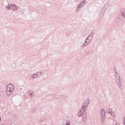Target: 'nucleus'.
Wrapping results in <instances>:
<instances>
[{"label":"nucleus","instance_id":"dca6fc26","mask_svg":"<svg viewBox=\"0 0 125 125\" xmlns=\"http://www.w3.org/2000/svg\"><path fill=\"white\" fill-rule=\"evenodd\" d=\"M29 95H30V97H32V98H33V97L35 96V95H34V94H30Z\"/></svg>","mask_w":125,"mask_h":125},{"label":"nucleus","instance_id":"9b49d317","mask_svg":"<svg viewBox=\"0 0 125 125\" xmlns=\"http://www.w3.org/2000/svg\"><path fill=\"white\" fill-rule=\"evenodd\" d=\"M66 125H71V120H68L66 123Z\"/></svg>","mask_w":125,"mask_h":125},{"label":"nucleus","instance_id":"7ed1b4c3","mask_svg":"<svg viewBox=\"0 0 125 125\" xmlns=\"http://www.w3.org/2000/svg\"><path fill=\"white\" fill-rule=\"evenodd\" d=\"M7 9L13 10V11H17L18 10V6L13 4H8L6 6Z\"/></svg>","mask_w":125,"mask_h":125},{"label":"nucleus","instance_id":"a211bd4d","mask_svg":"<svg viewBox=\"0 0 125 125\" xmlns=\"http://www.w3.org/2000/svg\"><path fill=\"white\" fill-rule=\"evenodd\" d=\"M115 125H120L119 123H116Z\"/></svg>","mask_w":125,"mask_h":125},{"label":"nucleus","instance_id":"5701e85b","mask_svg":"<svg viewBox=\"0 0 125 125\" xmlns=\"http://www.w3.org/2000/svg\"><path fill=\"white\" fill-rule=\"evenodd\" d=\"M21 90H22V88H21Z\"/></svg>","mask_w":125,"mask_h":125},{"label":"nucleus","instance_id":"6ab92c4d","mask_svg":"<svg viewBox=\"0 0 125 125\" xmlns=\"http://www.w3.org/2000/svg\"><path fill=\"white\" fill-rule=\"evenodd\" d=\"M78 11H79V9H76V12H78Z\"/></svg>","mask_w":125,"mask_h":125},{"label":"nucleus","instance_id":"412c9836","mask_svg":"<svg viewBox=\"0 0 125 125\" xmlns=\"http://www.w3.org/2000/svg\"><path fill=\"white\" fill-rule=\"evenodd\" d=\"M83 120L84 121H85V120L83 119Z\"/></svg>","mask_w":125,"mask_h":125},{"label":"nucleus","instance_id":"423d86ee","mask_svg":"<svg viewBox=\"0 0 125 125\" xmlns=\"http://www.w3.org/2000/svg\"><path fill=\"white\" fill-rule=\"evenodd\" d=\"M85 2H86V1L85 0H84L80 3V4L79 5V9L80 8H82V6H83L84 5V4H85Z\"/></svg>","mask_w":125,"mask_h":125},{"label":"nucleus","instance_id":"9d476101","mask_svg":"<svg viewBox=\"0 0 125 125\" xmlns=\"http://www.w3.org/2000/svg\"><path fill=\"white\" fill-rule=\"evenodd\" d=\"M36 75H37V77L39 78V77H41V76H42V73L38 72L36 73Z\"/></svg>","mask_w":125,"mask_h":125},{"label":"nucleus","instance_id":"f03ea898","mask_svg":"<svg viewBox=\"0 0 125 125\" xmlns=\"http://www.w3.org/2000/svg\"><path fill=\"white\" fill-rule=\"evenodd\" d=\"M14 91V85L13 84H9L6 87V94L7 95H11Z\"/></svg>","mask_w":125,"mask_h":125},{"label":"nucleus","instance_id":"20e7f679","mask_svg":"<svg viewBox=\"0 0 125 125\" xmlns=\"http://www.w3.org/2000/svg\"><path fill=\"white\" fill-rule=\"evenodd\" d=\"M115 79L118 87H122V81L121 80V77H120V74H119L118 72H116Z\"/></svg>","mask_w":125,"mask_h":125},{"label":"nucleus","instance_id":"ddd939ff","mask_svg":"<svg viewBox=\"0 0 125 125\" xmlns=\"http://www.w3.org/2000/svg\"><path fill=\"white\" fill-rule=\"evenodd\" d=\"M89 38V36L85 40V42L89 43V42H90V40L88 39Z\"/></svg>","mask_w":125,"mask_h":125},{"label":"nucleus","instance_id":"4468645a","mask_svg":"<svg viewBox=\"0 0 125 125\" xmlns=\"http://www.w3.org/2000/svg\"><path fill=\"white\" fill-rule=\"evenodd\" d=\"M34 94V91L29 90V94Z\"/></svg>","mask_w":125,"mask_h":125},{"label":"nucleus","instance_id":"f257e3e1","mask_svg":"<svg viewBox=\"0 0 125 125\" xmlns=\"http://www.w3.org/2000/svg\"><path fill=\"white\" fill-rule=\"evenodd\" d=\"M90 103V99L87 98L86 99L85 102L83 103L81 108L79 110V117H82V116L83 115V113L85 112V110H86V108L88 107V105H89Z\"/></svg>","mask_w":125,"mask_h":125},{"label":"nucleus","instance_id":"2eb2a0df","mask_svg":"<svg viewBox=\"0 0 125 125\" xmlns=\"http://www.w3.org/2000/svg\"><path fill=\"white\" fill-rule=\"evenodd\" d=\"M121 14L125 18V12H123L121 11Z\"/></svg>","mask_w":125,"mask_h":125},{"label":"nucleus","instance_id":"1a4fd4ad","mask_svg":"<svg viewBox=\"0 0 125 125\" xmlns=\"http://www.w3.org/2000/svg\"><path fill=\"white\" fill-rule=\"evenodd\" d=\"M31 79H37L38 77V75H37V73L34 74L31 76Z\"/></svg>","mask_w":125,"mask_h":125},{"label":"nucleus","instance_id":"0eeeda50","mask_svg":"<svg viewBox=\"0 0 125 125\" xmlns=\"http://www.w3.org/2000/svg\"><path fill=\"white\" fill-rule=\"evenodd\" d=\"M112 111H113V109H109L107 110V113L108 114H111V115L112 116V117H114V118H115V112L113 113V114H112Z\"/></svg>","mask_w":125,"mask_h":125},{"label":"nucleus","instance_id":"39448f33","mask_svg":"<svg viewBox=\"0 0 125 125\" xmlns=\"http://www.w3.org/2000/svg\"><path fill=\"white\" fill-rule=\"evenodd\" d=\"M105 114H106V112H105V110H104V109H101V117L102 122H104L105 121Z\"/></svg>","mask_w":125,"mask_h":125},{"label":"nucleus","instance_id":"f8f14e48","mask_svg":"<svg viewBox=\"0 0 125 125\" xmlns=\"http://www.w3.org/2000/svg\"><path fill=\"white\" fill-rule=\"evenodd\" d=\"M88 43H89L85 41V42H84V44L83 45V46H87V45H88Z\"/></svg>","mask_w":125,"mask_h":125},{"label":"nucleus","instance_id":"f3484780","mask_svg":"<svg viewBox=\"0 0 125 125\" xmlns=\"http://www.w3.org/2000/svg\"><path fill=\"white\" fill-rule=\"evenodd\" d=\"M91 35H92V37H93V36L94 35V32H92Z\"/></svg>","mask_w":125,"mask_h":125},{"label":"nucleus","instance_id":"aec40b11","mask_svg":"<svg viewBox=\"0 0 125 125\" xmlns=\"http://www.w3.org/2000/svg\"><path fill=\"white\" fill-rule=\"evenodd\" d=\"M0 120H1V117H0Z\"/></svg>","mask_w":125,"mask_h":125},{"label":"nucleus","instance_id":"6e6552de","mask_svg":"<svg viewBox=\"0 0 125 125\" xmlns=\"http://www.w3.org/2000/svg\"><path fill=\"white\" fill-rule=\"evenodd\" d=\"M107 8H109V4H105L103 8V10L105 12L106 11Z\"/></svg>","mask_w":125,"mask_h":125},{"label":"nucleus","instance_id":"4be33fe9","mask_svg":"<svg viewBox=\"0 0 125 125\" xmlns=\"http://www.w3.org/2000/svg\"><path fill=\"white\" fill-rule=\"evenodd\" d=\"M78 8H79V6H78Z\"/></svg>","mask_w":125,"mask_h":125}]
</instances>
